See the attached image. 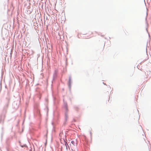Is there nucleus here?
Segmentation results:
<instances>
[{
	"label": "nucleus",
	"instance_id": "f03ea898",
	"mask_svg": "<svg viewBox=\"0 0 151 151\" xmlns=\"http://www.w3.org/2000/svg\"><path fill=\"white\" fill-rule=\"evenodd\" d=\"M65 145L66 147L67 146V145H68V144L66 142H65Z\"/></svg>",
	"mask_w": 151,
	"mask_h": 151
},
{
	"label": "nucleus",
	"instance_id": "f257e3e1",
	"mask_svg": "<svg viewBox=\"0 0 151 151\" xmlns=\"http://www.w3.org/2000/svg\"><path fill=\"white\" fill-rule=\"evenodd\" d=\"M72 144L74 146L76 145L77 143L76 141L73 140L71 142Z\"/></svg>",
	"mask_w": 151,
	"mask_h": 151
}]
</instances>
